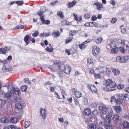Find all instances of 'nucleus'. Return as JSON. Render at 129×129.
<instances>
[{
	"instance_id": "obj_1",
	"label": "nucleus",
	"mask_w": 129,
	"mask_h": 129,
	"mask_svg": "<svg viewBox=\"0 0 129 129\" xmlns=\"http://www.w3.org/2000/svg\"><path fill=\"white\" fill-rule=\"evenodd\" d=\"M7 87L8 90H9L10 92L7 93L3 92V96L4 98L9 99L11 97L12 93H14L19 95L20 93L19 90L18 88H15L12 84L9 85Z\"/></svg>"
},
{
	"instance_id": "obj_2",
	"label": "nucleus",
	"mask_w": 129,
	"mask_h": 129,
	"mask_svg": "<svg viewBox=\"0 0 129 129\" xmlns=\"http://www.w3.org/2000/svg\"><path fill=\"white\" fill-rule=\"evenodd\" d=\"M106 86H109L111 88H114L116 87L117 84L114 81H113L111 79H108L106 81Z\"/></svg>"
},
{
	"instance_id": "obj_3",
	"label": "nucleus",
	"mask_w": 129,
	"mask_h": 129,
	"mask_svg": "<svg viewBox=\"0 0 129 129\" xmlns=\"http://www.w3.org/2000/svg\"><path fill=\"white\" fill-rule=\"evenodd\" d=\"M107 44L111 48H113L117 46L118 42L116 41H113L112 39H110L107 41Z\"/></svg>"
},
{
	"instance_id": "obj_4",
	"label": "nucleus",
	"mask_w": 129,
	"mask_h": 129,
	"mask_svg": "<svg viewBox=\"0 0 129 129\" xmlns=\"http://www.w3.org/2000/svg\"><path fill=\"white\" fill-rule=\"evenodd\" d=\"M119 49L122 53H129V47L126 45H124L123 47H120Z\"/></svg>"
},
{
	"instance_id": "obj_5",
	"label": "nucleus",
	"mask_w": 129,
	"mask_h": 129,
	"mask_svg": "<svg viewBox=\"0 0 129 129\" xmlns=\"http://www.w3.org/2000/svg\"><path fill=\"white\" fill-rule=\"evenodd\" d=\"M100 51V48L96 46L92 48V52L94 56H98L99 54Z\"/></svg>"
},
{
	"instance_id": "obj_6",
	"label": "nucleus",
	"mask_w": 129,
	"mask_h": 129,
	"mask_svg": "<svg viewBox=\"0 0 129 129\" xmlns=\"http://www.w3.org/2000/svg\"><path fill=\"white\" fill-rule=\"evenodd\" d=\"M40 113L41 116H42V118L45 119L46 118L47 116V111L45 109H43L41 108L40 109Z\"/></svg>"
},
{
	"instance_id": "obj_7",
	"label": "nucleus",
	"mask_w": 129,
	"mask_h": 129,
	"mask_svg": "<svg viewBox=\"0 0 129 129\" xmlns=\"http://www.w3.org/2000/svg\"><path fill=\"white\" fill-rule=\"evenodd\" d=\"M113 114V111L111 108H107L105 107V114H107L106 116H109V117L112 116Z\"/></svg>"
},
{
	"instance_id": "obj_8",
	"label": "nucleus",
	"mask_w": 129,
	"mask_h": 129,
	"mask_svg": "<svg viewBox=\"0 0 129 129\" xmlns=\"http://www.w3.org/2000/svg\"><path fill=\"white\" fill-rule=\"evenodd\" d=\"M72 91L74 93L75 96L77 98H79L82 96L81 93L75 89L73 88L72 89Z\"/></svg>"
},
{
	"instance_id": "obj_9",
	"label": "nucleus",
	"mask_w": 129,
	"mask_h": 129,
	"mask_svg": "<svg viewBox=\"0 0 129 129\" xmlns=\"http://www.w3.org/2000/svg\"><path fill=\"white\" fill-rule=\"evenodd\" d=\"M63 70L64 72L67 74H69L71 71L70 68L68 65L66 66Z\"/></svg>"
},
{
	"instance_id": "obj_10",
	"label": "nucleus",
	"mask_w": 129,
	"mask_h": 129,
	"mask_svg": "<svg viewBox=\"0 0 129 129\" xmlns=\"http://www.w3.org/2000/svg\"><path fill=\"white\" fill-rule=\"evenodd\" d=\"M1 122L3 123H8L10 122V120L6 117H3L1 119Z\"/></svg>"
},
{
	"instance_id": "obj_11",
	"label": "nucleus",
	"mask_w": 129,
	"mask_h": 129,
	"mask_svg": "<svg viewBox=\"0 0 129 129\" xmlns=\"http://www.w3.org/2000/svg\"><path fill=\"white\" fill-rule=\"evenodd\" d=\"M12 70V69L11 66H9L8 68H7L5 66H4L2 68V70L4 72H9L11 71Z\"/></svg>"
},
{
	"instance_id": "obj_12",
	"label": "nucleus",
	"mask_w": 129,
	"mask_h": 129,
	"mask_svg": "<svg viewBox=\"0 0 129 129\" xmlns=\"http://www.w3.org/2000/svg\"><path fill=\"white\" fill-rule=\"evenodd\" d=\"M22 106V104L19 102H17L15 105V109L18 110H21Z\"/></svg>"
},
{
	"instance_id": "obj_13",
	"label": "nucleus",
	"mask_w": 129,
	"mask_h": 129,
	"mask_svg": "<svg viewBox=\"0 0 129 129\" xmlns=\"http://www.w3.org/2000/svg\"><path fill=\"white\" fill-rule=\"evenodd\" d=\"M109 116H106V117H105V124H110L111 120V117H109Z\"/></svg>"
},
{
	"instance_id": "obj_14",
	"label": "nucleus",
	"mask_w": 129,
	"mask_h": 129,
	"mask_svg": "<svg viewBox=\"0 0 129 129\" xmlns=\"http://www.w3.org/2000/svg\"><path fill=\"white\" fill-rule=\"evenodd\" d=\"M94 5L97 7V9L99 10H101L102 8L103 7V4L98 2H96L94 3Z\"/></svg>"
},
{
	"instance_id": "obj_15",
	"label": "nucleus",
	"mask_w": 129,
	"mask_h": 129,
	"mask_svg": "<svg viewBox=\"0 0 129 129\" xmlns=\"http://www.w3.org/2000/svg\"><path fill=\"white\" fill-rule=\"evenodd\" d=\"M45 12V11L42 10V11H39L38 12V15L40 16L41 20H43L44 18L43 13Z\"/></svg>"
},
{
	"instance_id": "obj_16",
	"label": "nucleus",
	"mask_w": 129,
	"mask_h": 129,
	"mask_svg": "<svg viewBox=\"0 0 129 129\" xmlns=\"http://www.w3.org/2000/svg\"><path fill=\"white\" fill-rule=\"evenodd\" d=\"M76 3L75 1H73L71 2H69L68 3V7L69 8H71L73 7Z\"/></svg>"
},
{
	"instance_id": "obj_17",
	"label": "nucleus",
	"mask_w": 129,
	"mask_h": 129,
	"mask_svg": "<svg viewBox=\"0 0 129 129\" xmlns=\"http://www.w3.org/2000/svg\"><path fill=\"white\" fill-rule=\"evenodd\" d=\"M123 102L122 99L121 98H119L117 99L115 103L117 105H120Z\"/></svg>"
},
{
	"instance_id": "obj_18",
	"label": "nucleus",
	"mask_w": 129,
	"mask_h": 129,
	"mask_svg": "<svg viewBox=\"0 0 129 129\" xmlns=\"http://www.w3.org/2000/svg\"><path fill=\"white\" fill-rule=\"evenodd\" d=\"M7 48V47H5L4 48H0V53L5 54L6 52Z\"/></svg>"
},
{
	"instance_id": "obj_19",
	"label": "nucleus",
	"mask_w": 129,
	"mask_h": 129,
	"mask_svg": "<svg viewBox=\"0 0 129 129\" xmlns=\"http://www.w3.org/2000/svg\"><path fill=\"white\" fill-rule=\"evenodd\" d=\"M84 113L86 115L89 116L90 115L91 113L90 110L88 108L85 109Z\"/></svg>"
},
{
	"instance_id": "obj_20",
	"label": "nucleus",
	"mask_w": 129,
	"mask_h": 129,
	"mask_svg": "<svg viewBox=\"0 0 129 129\" xmlns=\"http://www.w3.org/2000/svg\"><path fill=\"white\" fill-rule=\"evenodd\" d=\"M119 115L117 114H115L113 117L114 120L115 122L118 121L119 120Z\"/></svg>"
},
{
	"instance_id": "obj_21",
	"label": "nucleus",
	"mask_w": 129,
	"mask_h": 129,
	"mask_svg": "<svg viewBox=\"0 0 129 129\" xmlns=\"http://www.w3.org/2000/svg\"><path fill=\"white\" fill-rule=\"evenodd\" d=\"M10 121L11 122L13 123H16L17 122V120L16 118L12 117L10 118Z\"/></svg>"
},
{
	"instance_id": "obj_22",
	"label": "nucleus",
	"mask_w": 129,
	"mask_h": 129,
	"mask_svg": "<svg viewBox=\"0 0 129 129\" xmlns=\"http://www.w3.org/2000/svg\"><path fill=\"white\" fill-rule=\"evenodd\" d=\"M112 71L116 75H118L119 74V70L117 69L113 68L112 69Z\"/></svg>"
},
{
	"instance_id": "obj_23",
	"label": "nucleus",
	"mask_w": 129,
	"mask_h": 129,
	"mask_svg": "<svg viewBox=\"0 0 129 129\" xmlns=\"http://www.w3.org/2000/svg\"><path fill=\"white\" fill-rule=\"evenodd\" d=\"M123 127L125 128H128L129 127V122H128L124 121L123 124Z\"/></svg>"
},
{
	"instance_id": "obj_24",
	"label": "nucleus",
	"mask_w": 129,
	"mask_h": 129,
	"mask_svg": "<svg viewBox=\"0 0 129 129\" xmlns=\"http://www.w3.org/2000/svg\"><path fill=\"white\" fill-rule=\"evenodd\" d=\"M30 124V122L28 121H25L24 123V126L25 128L29 127Z\"/></svg>"
},
{
	"instance_id": "obj_25",
	"label": "nucleus",
	"mask_w": 129,
	"mask_h": 129,
	"mask_svg": "<svg viewBox=\"0 0 129 129\" xmlns=\"http://www.w3.org/2000/svg\"><path fill=\"white\" fill-rule=\"evenodd\" d=\"M96 125L94 124H92L87 126V128L88 129H96Z\"/></svg>"
},
{
	"instance_id": "obj_26",
	"label": "nucleus",
	"mask_w": 129,
	"mask_h": 129,
	"mask_svg": "<svg viewBox=\"0 0 129 129\" xmlns=\"http://www.w3.org/2000/svg\"><path fill=\"white\" fill-rule=\"evenodd\" d=\"M59 33V31L53 32L52 35L54 37L56 38L60 36Z\"/></svg>"
},
{
	"instance_id": "obj_27",
	"label": "nucleus",
	"mask_w": 129,
	"mask_h": 129,
	"mask_svg": "<svg viewBox=\"0 0 129 129\" xmlns=\"http://www.w3.org/2000/svg\"><path fill=\"white\" fill-rule=\"evenodd\" d=\"M90 90L93 93H96L97 91L96 88L94 85H92V87H91V88L90 89Z\"/></svg>"
},
{
	"instance_id": "obj_28",
	"label": "nucleus",
	"mask_w": 129,
	"mask_h": 129,
	"mask_svg": "<svg viewBox=\"0 0 129 129\" xmlns=\"http://www.w3.org/2000/svg\"><path fill=\"white\" fill-rule=\"evenodd\" d=\"M57 15L59 16L62 19H63L64 18V17L62 12L61 11H58L57 13Z\"/></svg>"
},
{
	"instance_id": "obj_29",
	"label": "nucleus",
	"mask_w": 129,
	"mask_h": 129,
	"mask_svg": "<svg viewBox=\"0 0 129 129\" xmlns=\"http://www.w3.org/2000/svg\"><path fill=\"white\" fill-rule=\"evenodd\" d=\"M42 22L44 24H45L47 25H49L50 23V21L49 20H45L44 18L43 19V20H41Z\"/></svg>"
},
{
	"instance_id": "obj_30",
	"label": "nucleus",
	"mask_w": 129,
	"mask_h": 129,
	"mask_svg": "<svg viewBox=\"0 0 129 129\" xmlns=\"http://www.w3.org/2000/svg\"><path fill=\"white\" fill-rule=\"evenodd\" d=\"M118 48L117 47L113 48L111 49V52L113 53H116L118 51Z\"/></svg>"
},
{
	"instance_id": "obj_31",
	"label": "nucleus",
	"mask_w": 129,
	"mask_h": 129,
	"mask_svg": "<svg viewBox=\"0 0 129 129\" xmlns=\"http://www.w3.org/2000/svg\"><path fill=\"white\" fill-rule=\"evenodd\" d=\"M106 75L107 76H109L110 75L111 73V71L110 68H109L107 67H106Z\"/></svg>"
},
{
	"instance_id": "obj_32",
	"label": "nucleus",
	"mask_w": 129,
	"mask_h": 129,
	"mask_svg": "<svg viewBox=\"0 0 129 129\" xmlns=\"http://www.w3.org/2000/svg\"><path fill=\"white\" fill-rule=\"evenodd\" d=\"M73 35L71 36H70L66 40V43L67 44H68L72 40L73 37H72Z\"/></svg>"
},
{
	"instance_id": "obj_33",
	"label": "nucleus",
	"mask_w": 129,
	"mask_h": 129,
	"mask_svg": "<svg viewBox=\"0 0 129 129\" xmlns=\"http://www.w3.org/2000/svg\"><path fill=\"white\" fill-rule=\"evenodd\" d=\"M87 62L89 64H92L94 62V61L93 59L91 58H89L87 59Z\"/></svg>"
},
{
	"instance_id": "obj_34",
	"label": "nucleus",
	"mask_w": 129,
	"mask_h": 129,
	"mask_svg": "<svg viewBox=\"0 0 129 129\" xmlns=\"http://www.w3.org/2000/svg\"><path fill=\"white\" fill-rule=\"evenodd\" d=\"M122 108L120 106H117L115 108V110L117 113H119L121 111Z\"/></svg>"
},
{
	"instance_id": "obj_35",
	"label": "nucleus",
	"mask_w": 129,
	"mask_h": 129,
	"mask_svg": "<svg viewBox=\"0 0 129 129\" xmlns=\"http://www.w3.org/2000/svg\"><path fill=\"white\" fill-rule=\"evenodd\" d=\"M99 109L102 111V113H104L105 112V107L102 106H100L99 107Z\"/></svg>"
},
{
	"instance_id": "obj_36",
	"label": "nucleus",
	"mask_w": 129,
	"mask_h": 129,
	"mask_svg": "<svg viewBox=\"0 0 129 129\" xmlns=\"http://www.w3.org/2000/svg\"><path fill=\"white\" fill-rule=\"evenodd\" d=\"M116 61L117 62H123L122 61V57H121L120 56H117L116 58Z\"/></svg>"
},
{
	"instance_id": "obj_37",
	"label": "nucleus",
	"mask_w": 129,
	"mask_h": 129,
	"mask_svg": "<svg viewBox=\"0 0 129 129\" xmlns=\"http://www.w3.org/2000/svg\"><path fill=\"white\" fill-rule=\"evenodd\" d=\"M91 123L96 124L97 122V119L96 118H94L93 117L91 118Z\"/></svg>"
},
{
	"instance_id": "obj_38",
	"label": "nucleus",
	"mask_w": 129,
	"mask_h": 129,
	"mask_svg": "<svg viewBox=\"0 0 129 129\" xmlns=\"http://www.w3.org/2000/svg\"><path fill=\"white\" fill-rule=\"evenodd\" d=\"M103 40L102 38L101 37H100L97 38L95 40V42L98 44L100 43Z\"/></svg>"
},
{
	"instance_id": "obj_39",
	"label": "nucleus",
	"mask_w": 129,
	"mask_h": 129,
	"mask_svg": "<svg viewBox=\"0 0 129 129\" xmlns=\"http://www.w3.org/2000/svg\"><path fill=\"white\" fill-rule=\"evenodd\" d=\"M29 37L28 35H27L25 36L24 38V40L26 44L27 45L28 43L27 44V43L29 40Z\"/></svg>"
},
{
	"instance_id": "obj_40",
	"label": "nucleus",
	"mask_w": 129,
	"mask_h": 129,
	"mask_svg": "<svg viewBox=\"0 0 129 129\" xmlns=\"http://www.w3.org/2000/svg\"><path fill=\"white\" fill-rule=\"evenodd\" d=\"M84 44H79V46L80 48L82 50H83L86 48V46Z\"/></svg>"
},
{
	"instance_id": "obj_41",
	"label": "nucleus",
	"mask_w": 129,
	"mask_h": 129,
	"mask_svg": "<svg viewBox=\"0 0 129 129\" xmlns=\"http://www.w3.org/2000/svg\"><path fill=\"white\" fill-rule=\"evenodd\" d=\"M8 61L7 59L4 60H0V62L2 63L4 65H6L7 64Z\"/></svg>"
},
{
	"instance_id": "obj_42",
	"label": "nucleus",
	"mask_w": 129,
	"mask_h": 129,
	"mask_svg": "<svg viewBox=\"0 0 129 129\" xmlns=\"http://www.w3.org/2000/svg\"><path fill=\"white\" fill-rule=\"evenodd\" d=\"M105 128L107 129H113L112 126L110 124H106Z\"/></svg>"
},
{
	"instance_id": "obj_43",
	"label": "nucleus",
	"mask_w": 129,
	"mask_h": 129,
	"mask_svg": "<svg viewBox=\"0 0 129 129\" xmlns=\"http://www.w3.org/2000/svg\"><path fill=\"white\" fill-rule=\"evenodd\" d=\"M24 26L25 27L26 26H23L21 25H18L16 27L15 29H22L23 28V27Z\"/></svg>"
},
{
	"instance_id": "obj_44",
	"label": "nucleus",
	"mask_w": 129,
	"mask_h": 129,
	"mask_svg": "<svg viewBox=\"0 0 129 129\" xmlns=\"http://www.w3.org/2000/svg\"><path fill=\"white\" fill-rule=\"evenodd\" d=\"M27 87L25 85H22L21 87V90L22 92L25 91Z\"/></svg>"
},
{
	"instance_id": "obj_45",
	"label": "nucleus",
	"mask_w": 129,
	"mask_h": 129,
	"mask_svg": "<svg viewBox=\"0 0 129 129\" xmlns=\"http://www.w3.org/2000/svg\"><path fill=\"white\" fill-rule=\"evenodd\" d=\"M15 4H17L18 5V6H21L23 5L24 3L23 1H16L15 2Z\"/></svg>"
},
{
	"instance_id": "obj_46",
	"label": "nucleus",
	"mask_w": 129,
	"mask_h": 129,
	"mask_svg": "<svg viewBox=\"0 0 129 129\" xmlns=\"http://www.w3.org/2000/svg\"><path fill=\"white\" fill-rule=\"evenodd\" d=\"M128 59V57L127 56H122V61L123 62H125Z\"/></svg>"
},
{
	"instance_id": "obj_47",
	"label": "nucleus",
	"mask_w": 129,
	"mask_h": 129,
	"mask_svg": "<svg viewBox=\"0 0 129 129\" xmlns=\"http://www.w3.org/2000/svg\"><path fill=\"white\" fill-rule=\"evenodd\" d=\"M98 111L97 110H94L92 112V114L93 115L95 116H96L98 115Z\"/></svg>"
},
{
	"instance_id": "obj_48",
	"label": "nucleus",
	"mask_w": 129,
	"mask_h": 129,
	"mask_svg": "<svg viewBox=\"0 0 129 129\" xmlns=\"http://www.w3.org/2000/svg\"><path fill=\"white\" fill-rule=\"evenodd\" d=\"M90 24L91 27V26H94L95 27H98V25L96 23L94 22H90Z\"/></svg>"
},
{
	"instance_id": "obj_49",
	"label": "nucleus",
	"mask_w": 129,
	"mask_h": 129,
	"mask_svg": "<svg viewBox=\"0 0 129 129\" xmlns=\"http://www.w3.org/2000/svg\"><path fill=\"white\" fill-rule=\"evenodd\" d=\"M16 127L13 125H10L8 126V129H16Z\"/></svg>"
},
{
	"instance_id": "obj_50",
	"label": "nucleus",
	"mask_w": 129,
	"mask_h": 129,
	"mask_svg": "<svg viewBox=\"0 0 129 129\" xmlns=\"http://www.w3.org/2000/svg\"><path fill=\"white\" fill-rule=\"evenodd\" d=\"M117 99H116L114 96H112L111 99V102L112 103L113 102L115 103Z\"/></svg>"
},
{
	"instance_id": "obj_51",
	"label": "nucleus",
	"mask_w": 129,
	"mask_h": 129,
	"mask_svg": "<svg viewBox=\"0 0 129 129\" xmlns=\"http://www.w3.org/2000/svg\"><path fill=\"white\" fill-rule=\"evenodd\" d=\"M55 64L56 65V66H57V69L59 71H61V70L60 68V66L59 64L58 63H55Z\"/></svg>"
},
{
	"instance_id": "obj_52",
	"label": "nucleus",
	"mask_w": 129,
	"mask_h": 129,
	"mask_svg": "<svg viewBox=\"0 0 129 129\" xmlns=\"http://www.w3.org/2000/svg\"><path fill=\"white\" fill-rule=\"evenodd\" d=\"M39 34V33L38 31H36L33 34L32 36L34 37H37L38 36Z\"/></svg>"
},
{
	"instance_id": "obj_53",
	"label": "nucleus",
	"mask_w": 129,
	"mask_h": 129,
	"mask_svg": "<svg viewBox=\"0 0 129 129\" xmlns=\"http://www.w3.org/2000/svg\"><path fill=\"white\" fill-rule=\"evenodd\" d=\"M124 87V85L122 84H119L117 88L119 89H121Z\"/></svg>"
},
{
	"instance_id": "obj_54",
	"label": "nucleus",
	"mask_w": 129,
	"mask_h": 129,
	"mask_svg": "<svg viewBox=\"0 0 129 129\" xmlns=\"http://www.w3.org/2000/svg\"><path fill=\"white\" fill-rule=\"evenodd\" d=\"M53 48H49L48 47H47L46 49V50L48 51L52 52L53 51Z\"/></svg>"
},
{
	"instance_id": "obj_55",
	"label": "nucleus",
	"mask_w": 129,
	"mask_h": 129,
	"mask_svg": "<svg viewBox=\"0 0 129 129\" xmlns=\"http://www.w3.org/2000/svg\"><path fill=\"white\" fill-rule=\"evenodd\" d=\"M24 82L29 84H30L31 82L29 80V79L28 78H26L24 79Z\"/></svg>"
},
{
	"instance_id": "obj_56",
	"label": "nucleus",
	"mask_w": 129,
	"mask_h": 129,
	"mask_svg": "<svg viewBox=\"0 0 129 129\" xmlns=\"http://www.w3.org/2000/svg\"><path fill=\"white\" fill-rule=\"evenodd\" d=\"M112 20L111 21V23H115L117 21V20L115 18H113L112 19Z\"/></svg>"
},
{
	"instance_id": "obj_57",
	"label": "nucleus",
	"mask_w": 129,
	"mask_h": 129,
	"mask_svg": "<svg viewBox=\"0 0 129 129\" xmlns=\"http://www.w3.org/2000/svg\"><path fill=\"white\" fill-rule=\"evenodd\" d=\"M67 22H69L68 21L65 20H63L61 22L62 24L64 25H66Z\"/></svg>"
},
{
	"instance_id": "obj_58",
	"label": "nucleus",
	"mask_w": 129,
	"mask_h": 129,
	"mask_svg": "<svg viewBox=\"0 0 129 129\" xmlns=\"http://www.w3.org/2000/svg\"><path fill=\"white\" fill-rule=\"evenodd\" d=\"M99 71L101 73H103L104 72V69L103 67H101L99 69Z\"/></svg>"
},
{
	"instance_id": "obj_59",
	"label": "nucleus",
	"mask_w": 129,
	"mask_h": 129,
	"mask_svg": "<svg viewBox=\"0 0 129 129\" xmlns=\"http://www.w3.org/2000/svg\"><path fill=\"white\" fill-rule=\"evenodd\" d=\"M84 16L86 19H89L90 18V16L88 14H84Z\"/></svg>"
},
{
	"instance_id": "obj_60",
	"label": "nucleus",
	"mask_w": 129,
	"mask_h": 129,
	"mask_svg": "<svg viewBox=\"0 0 129 129\" xmlns=\"http://www.w3.org/2000/svg\"><path fill=\"white\" fill-rule=\"evenodd\" d=\"M97 18V17L95 16L94 15L92 17L91 20L92 21H94L96 20Z\"/></svg>"
},
{
	"instance_id": "obj_61",
	"label": "nucleus",
	"mask_w": 129,
	"mask_h": 129,
	"mask_svg": "<svg viewBox=\"0 0 129 129\" xmlns=\"http://www.w3.org/2000/svg\"><path fill=\"white\" fill-rule=\"evenodd\" d=\"M94 77L96 78H101V76L100 74H94Z\"/></svg>"
},
{
	"instance_id": "obj_62",
	"label": "nucleus",
	"mask_w": 129,
	"mask_h": 129,
	"mask_svg": "<svg viewBox=\"0 0 129 129\" xmlns=\"http://www.w3.org/2000/svg\"><path fill=\"white\" fill-rule=\"evenodd\" d=\"M105 89H106V90L107 91H113V90H114V89H112L111 88H108V87H105Z\"/></svg>"
},
{
	"instance_id": "obj_63",
	"label": "nucleus",
	"mask_w": 129,
	"mask_h": 129,
	"mask_svg": "<svg viewBox=\"0 0 129 129\" xmlns=\"http://www.w3.org/2000/svg\"><path fill=\"white\" fill-rule=\"evenodd\" d=\"M90 25H91L90 24V22L89 23L88 22H87L84 24L85 26L86 27H88L89 26L91 27Z\"/></svg>"
},
{
	"instance_id": "obj_64",
	"label": "nucleus",
	"mask_w": 129,
	"mask_h": 129,
	"mask_svg": "<svg viewBox=\"0 0 129 129\" xmlns=\"http://www.w3.org/2000/svg\"><path fill=\"white\" fill-rule=\"evenodd\" d=\"M73 15L74 16L75 19L77 21L78 20V18L77 17V16L76 14H73Z\"/></svg>"
}]
</instances>
